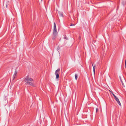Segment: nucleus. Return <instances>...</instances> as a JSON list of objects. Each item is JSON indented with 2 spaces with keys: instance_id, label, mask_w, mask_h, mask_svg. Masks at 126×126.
<instances>
[{
  "instance_id": "obj_1",
  "label": "nucleus",
  "mask_w": 126,
  "mask_h": 126,
  "mask_svg": "<svg viewBox=\"0 0 126 126\" xmlns=\"http://www.w3.org/2000/svg\"><path fill=\"white\" fill-rule=\"evenodd\" d=\"M24 80L25 82L27 84L32 86H34V85L33 83V80L29 76H28L26 77Z\"/></svg>"
},
{
  "instance_id": "obj_2",
  "label": "nucleus",
  "mask_w": 126,
  "mask_h": 126,
  "mask_svg": "<svg viewBox=\"0 0 126 126\" xmlns=\"http://www.w3.org/2000/svg\"><path fill=\"white\" fill-rule=\"evenodd\" d=\"M58 35V32L57 31L56 25L55 23H54L53 32V34L52 39H54L57 37Z\"/></svg>"
},
{
  "instance_id": "obj_3",
  "label": "nucleus",
  "mask_w": 126,
  "mask_h": 126,
  "mask_svg": "<svg viewBox=\"0 0 126 126\" xmlns=\"http://www.w3.org/2000/svg\"><path fill=\"white\" fill-rule=\"evenodd\" d=\"M60 69H58L55 72V75L56 76V78L57 79H58L59 77V73L60 72Z\"/></svg>"
},
{
  "instance_id": "obj_4",
  "label": "nucleus",
  "mask_w": 126,
  "mask_h": 126,
  "mask_svg": "<svg viewBox=\"0 0 126 126\" xmlns=\"http://www.w3.org/2000/svg\"><path fill=\"white\" fill-rule=\"evenodd\" d=\"M114 98L115 100L117 101V102L119 104V105L120 106H121V104L120 102V101L118 98L117 96H116L114 97Z\"/></svg>"
},
{
  "instance_id": "obj_5",
  "label": "nucleus",
  "mask_w": 126,
  "mask_h": 126,
  "mask_svg": "<svg viewBox=\"0 0 126 126\" xmlns=\"http://www.w3.org/2000/svg\"><path fill=\"white\" fill-rule=\"evenodd\" d=\"M17 72L16 70H15V73L13 77V79H14L17 75Z\"/></svg>"
},
{
  "instance_id": "obj_6",
  "label": "nucleus",
  "mask_w": 126,
  "mask_h": 126,
  "mask_svg": "<svg viewBox=\"0 0 126 126\" xmlns=\"http://www.w3.org/2000/svg\"><path fill=\"white\" fill-rule=\"evenodd\" d=\"M92 65L93 66V71L94 74L95 73V64H94L93 63L92 64Z\"/></svg>"
},
{
  "instance_id": "obj_7",
  "label": "nucleus",
  "mask_w": 126,
  "mask_h": 126,
  "mask_svg": "<svg viewBox=\"0 0 126 126\" xmlns=\"http://www.w3.org/2000/svg\"><path fill=\"white\" fill-rule=\"evenodd\" d=\"M75 77L76 79L77 80L78 78V75L77 74H75Z\"/></svg>"
},
{
  "instance_id": "obj_8",
  "label": "nucleus",
  "mask_w": 126,
  "mask_h": 126,
  "mask_svg": "<svg viewBox=\"0 0 126 126\" xmlns=\"http://www.w3.org/2000/svg\"><path fill=\"white\" fill-rule=\"evenodd\" d=\"M59 15L61 16H62V17H63V14L62 13H60L59 14Z\"/></svg>"
},
{
  "instance_id": "obj_9",
  "label": "nucleus",
  "mask_w": 126,
  "mask_h": 126,
  "mask_svg": "<svg viewBox=\"0 0 126 126\" xmlns=\"http://www.w3.org/2000/svg\"><path fill=\"white\" fill-rule=\"evenodd\" d=\"M121 81L122 82V84L123 85V86L124 87H125V85H124V83H123V82L121 80Z\"/></svg>"
},
{
  "instance_id": "obj_10",
  "label": "nucleus",
  "mask_w": 126,
  "mask_h": 126,
  "mask_svg": "<svg viewBox=\"0 0 126 126\" xmlns=\"http://www.w3.org/2000/svg\"><path fill=\"white\" fill-rule=\"evenodd\" d=\"M75 25V24H70V26H74Z\"/></svg>"
},
{
  "instance_id": "obj_11",
  "label": "nucleus",
  "mask_w": 126,
  "mask_h": 126,
  "mask_svg": "<svg viewBox=\"0 0 126 126\" xmlns=\"http://www.w3.org/2000/svg\"><path fill=\"white\" fill-rule=\"evenodd\" d=\"M64 38L66 40H68V38L66 36H65L64 37Z\"/></svg>"
},
{
  "instance_id": "obj_12",
  "label": "nucleus",
  "mask_w": 126,
  "mask_h": 126,
  "mask_svg": "<svg viewBox=\"0 0 126 126\" xmlns=\"http://www.w3.org/2000/svg\"><path fill=\"white\" fill-rule=\"evenodd\" d=\"M4 5H5L6 7V8H7V4H4Z\"/></svg>"
},
{
  "instance_id": "obj_13",
  "label": "nucleus",
  "mask_w": 126,
  "mask_h": 126,
  "mask_svg": "<svg viewBox=\"0 0 126 126\" xmlns=\"http://www.w3.org/2000/svg\"><path fill=\"white\" fill-rule=\"evenodd\" d=\"M112 94L113 95V96H114V97H115L116 96L115 95V94H113V93H112Z\"/></svg>"
},
{
  "instance_id": "obj_14",
  "label": "nucleus",
  "mask_w": 126,
  "mask_h": 126,
  "mask_svg": "<svg viewBox=\"0 0 126 126\" xmlns=\"http://www.w3.org/2000/svg\"><path fill=\"white\" fill-rule=\"evenodd\" d=\"M124 83H125V84L126 85V82L125 81H124Z\"/></svg>"
},
{
  "instance_id": "obj_15",
  "label": "nucleus",
  "mask_w": 126,
  "mask_h": 126,
  "mask_svg": "<svg viewBox=\"0 0 126 126\" xmlns=\"http://www.w3.org/2000/svg\"><path fill=\"white\" fill-rule=\"evenodd\" d=\"M79 39H81V37H79Z\"/></svg>"
},
{
  "instance_id": "obj_16",
  "label": "nucleus",
  "mask_w": 126,
  "mask_h": 126,
  "mask_svg": "<svg viewBox=\"0 0 126 126\" xmlns=\"http://www.w3.org/2000/svg\"><path fill=\"white\" fill-rule=\"evenodd\" d=\"M97 109H96V111H97Z\"/></svg>"
},
{
  "instance_id": "obj_17",
  "label": "nucleus",
  "mask_w": 126,
  "mask_h": 126,
  "mask_svg": "<svg viewBox=\"0 0 126 126\" xmlns=\"http://www.w3.org/2000/svg\"><path fill=\"white\" fill-rule=\"evenodd\" d=\"M41 1H42V0H41Z\"/></svg>"
}]
</instances>
